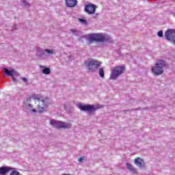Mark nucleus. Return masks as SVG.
Here are the masks:
<instances>
[{
    "instance_id": "obj_1",
    "label": "nucleus",
    "mask_w": 175,
    "mask_h": 175,
    "mask_svg": "<svg viewBox=\"0 0 175 175\" xmlns=\"http://www.w3.org/2000/svg\"><path fill=\"white\" fill-rule=\"evenodd\" d=\"M32 100H34V102L37 103V109L39 113H43V111L46 110V107H47L49 105L51 104V100L47 97L44 98L39 95L31 96L27 99L25 105L27 110H29L30 113H36V110L33 108V106L31 105V102H32Z\"/></svg>"
},
{
    "instance_id": "obj_2",
    "label": "nucleus",
    "mask_w": 175,
    "mask_h": 175,
    "mask_svg": "<svg viewBox=\"0 0 175 175\" xmlns=\"http://www.w3.org/2000/svg\"><path fill=\"white\" fill-rule=\"evenodd\" d=\"M166 65V62L165 60H158L154 64V66L151 68L152 73H153L154 76H161V75H163V68Z\"/></svg>"
},
{
    "instance_id": "obj_3",
    "label": "nucleus",
    "mask_w": 175,
    "mask_h": 175,
    "mask_svg": "<svg viewBox=\"0 0 175 175\" xmlns=\"http://www.w3.org/2000/svg\"><path fill=\"white\" fill-rule=\"evenodd\" d=\"M84 64L90 72H97L99 68H100V65H102L101 62L94 59L86 60Z\"/></svg>"
},
{
    "instance_id": "obj_4",
    "label": "nucleus",
    "mask_w": 175,
    "mask_h": 175,
    "mask_svg": "<svg viewBox=\"0 0 175 175\" xmlns=\"http://www.w3.org/2000/svg\"><path fill=\"white\" fill-rule=\"evenodd\" d=\"M125 72V66H115L111 69V73L110 75V80H116L118 79L119 76H121L122 73Z\"/></svg>"
},
{
    "instance_id": "obj_5",
    "label": "nucleus",
    "mask_w": 175,
    "mask_h": 175,
    "mask_svg": "<svg viewBox=\"0 0 175 175\" xmlns=\"http://www.w3.org/2000/svg\"><path fill=\"white\" fill-rule=\"evenodd\" d=\"M77 107L81 110V111H96V110H99V109H102V106L99 105H85L83 103H79L77 105Z\"/></svg>"
},
{
    "instance_id": "obj_6",
    "label": "nucleus",
    "mask_w": 175,
    "mask_h": 175,
    "mask_svg": "<svg viewBox=\"0 0 175 175\" xmlns=\"http://www.w3.org/2000/svg\"><path fill=\"white\" fill-rule=\"evenodd\" d=\"M88 40L90 43H94V42H105L106 40V36L102 33H92L88 36Z\"/></svg>"
},
{
    "instance_id": "obj_7",
    "label": "nucleus",
    "mask_w": 175,
    "mask_h": 175,
    "mask_svg": "<svg viewBox=\"0 0 175 175\" xmlns=\"http://www.w3.org/2000/svg\"><path fill=\"white\" fill-rule=\"evenodd\" d=\"M50 124L52 125V126H54L55 128H57V129H69L72 126V124L70 123H65L64 122H60L55 120H51Z\"/></svg>"
},
{
    "instance_id": "obj_8",
    "label": "nucleus",
    "mask_w": 175,
    "mask_h": 175,
    "mask_svg": "<svg viewBox=\"0 0 175 175\" xmlns=\"http://www.w3.org/2000/svg\"><path fill=\"white\" fill-rule=\"evenodd\" d=\"M165 37L170 42V43H172L173 44H175V29H170L165 31Z\"/></svg>"
},
{
    "instance_id": "obj_9",
    "label": "nucleus",
    "mask_w": 175,
    "mask_h": 175,
    "mask_svg": "<svg viewBox=\"0 0 175 175\" xmlns=\"http://www.w3.org/2000/svg\"><path fill=\"white\" fill-rule=\"evenodd\" d=\"M96 10V5L94 4H88L85 7V12L88 14H95V11Z\"/></svg>"
},
{
    "instance_id": "obj_10",
    "label": "nucleus",
    "mask_w": 175,
    "mask_h": 175,
    "mask_svg": "<svg viewBox=\"0 0 175 175\" xmlns=\"http://www.w3.org/2000/svg\"><path fill=\"white\" fill-rule=\"evenodd\" d=\"M135 165L137 166V167H146V163H144V160H143L140 157H137L134 160Z\"/></svg>"
},
{
    "instance_id": "obj_11",
    "label": "nucleus",
    "mask_w": 175,
    "mask_h": 175,
    "mask_svg": "<svg viewBox=\"0 0 175 175\" xmlns=\"http://www.w3.org/2000/svg\"><path fill=\"white\" fill-rule=\"evenodd\" d=\"M3 72H4L7 76H11V77H13V76H18V73H17V71L14 69L9 70V69L5 68H3Z\"/></svg>"
},
{
    "instance_id": "obj_12",
    "label": "nucleus",
    "mask_w": 175,
    "mask_h": 175,
    "mask_svg": "<svg viewBox=\"0 0 175 175\" xmlns=\"http://www.w3.org/2000/svg\"><path fill=\"white\" fill-rule=\"evenodd\" d=\"M12 170H14V168L5 166V167H0V175H6L9 172H12Z\"/></svg>"
},
{
    "instance_id": "obj_13",
    "label": "nucleus",
    "mask_w": 175,
    "mask_h": 175,
    "mask_svg": "<svg viewBox=\"0 0 175 175\" xmlns=\"http://www.w3.org/2000/svg\"><path fill=\"white\" fill-rule=\"evenodd\" d=\"M67 8H75L77 5V0H65Z\"/></svg>"
},
{
    "instance_id": "obj_14",
    "label": "nucleus",
    "mask_w": 175,
    "mask_h": 175,
    "mask_svg": "<svg viewBox=\"0 0 175 175\" xmlns=\"http://www.w3.org/2000/svg\"><path fill=\"white\" fill-rule=\"evenodd\" d=\"M126 167L128 169V170H129V172H131V173H133V174H137V170H136V168H135L132 164L126 163Z\"/></svg>"
},
{
    "instance_id": "obj_15",
    "label": "nucleus",
    "mask_w": 175,
    "mask_h": 175,
    "mask_svg": "<svg viewBox=\"0 0 175 175\" xmlns=\"http://www.w3.org/2000/svg\"><path fill=\"white\" fill-rule=\"evenodd\" d=\"M39 68L42 70V73L44 75H50L51 73V70L49 68H46L44 66L39 65Z\"/></svg>"
},
{
    "instance_id": "obj_16",
    "label": "nucleus",
    "mask_w": 175,
    "mask_h": 175,
    "mask_svg": "<svg viewBox=\"0 0 175 175\" xmlns=\"http://www.w3.org/2000/svg\"><path fill=\"white\" fill-rule=\"evenodd\" d=\"M45 55L46 53H44V50L40 49H37V53H36L37 57H39V58H42Z\"/></svg>"
},
{
    "instance_id": "obj_17",
    "label": "nucleus",
    "mask_w": 175,
    "mask_h": 175,
    "mask_svg": "<svg viewBox=\"0 0 175 175\" xmlns=\"http://www.w3.org/2000/svg\"><path fill=\"white\" fill-rule=\"evenodd\" d=\"M98 75L102 79H105V68H100L98 70Z\"/></svg>"
},
{
    "instance_id": "obj_18",
    "label": "nucleus",
    "mask_w": 175,
    "mask_h": 175,
    "mask_svg": "<svg viewBox=\"0 0 175 175\" xmlns=\"http://www.w3.org/2000/svg\"><path fill=\"white\" fill-rule=\"evenodd\" d=\"M69 33H72V35H75V36H77L80 33V31L75 29H70Z\"/></svg>"
},
{
    "instance_id": "obj_19",
    "label": "nucleus",
    "mask_w": 175,
    "mask_h": 175,
    "mask_svg": "<svg viewBox=\"0 0 175 175\" xmlns=\"http://www.w3.org/2000/svg\"><path fill=\"white\" fill-rule=\"evenodd\" d=\"M44 53H46L47 54L49 55H53L54 54V49H44Z\"/></svg>"
},
{
    "instance_id": "obj_20",
    "label": "nucleus",
    "mask_w": 175,
    "mask_h": 175,
    "mask_svg": "<svg viewBox=\"0 0 175 175\" xmlns=\"http://www.w3.org/2000/svg\"><path fill=\"white\" fill-rule=\"evenodd\" d=\"M79 21L80 23H82V24H87V21L85 19H83V18H79Z\"/></svg>"
},
{
    "instance_id": "obj_21",
    "label": "nucleus",
    "mask_w": 175,
    "mask_h": 175,
    "mask_svg": "<svg viewBox=\"0 0 175 175\" xmlns=\"http://www.w3.org/2000/svg\"><path fill=\"white\" fill-rule=\"evenodd\" d=\"M157 35L159 38H162L163 36V31H158Z\"/></svg>"
},
{
    "instance_id": "obj_22",
    "label": "nucleus",
    "mask_w": 175,
    "mask_h": 175,
    "mask_svg": "<svg viewBox=\"0 0 175 175\" xmlns=\"http://www.w3.org/2000/svg\"><path fill=\"white\" fill-rule=\"evenodd\" d=\"M83 161H84V157H80V158L78 159V162H83Z\"/></svg>"
},
{
    "instance_id": "obj_23",
    "label": "nucleus",
    "mask_w": 175,
    "mask_h": 175,
    "mask_svg": "<svg viewBox=\"0 0 175 175\" xmlns=\"http://www.w3.org/2000/svg\"><path fill=\"white\" fill-rule=\"evenodd\" d=\"M21 80H23V81H24V83H27L28 81L27 78H21Z\"/></svg>"
},
{
    "instance_id": "obj_24",
    "label": "nucleus",
    "mask_w": 175,
    "mask_h": 175,
    "mask_svg": "<svg viewBox=\"0 0 175 175\" xmlns=\"http://www.w3.org/2000/svg\"><path fill=\"white\" fill-rule=\"evenodd\" d=\"M12 81L13 83H17V79H16V78L12 77Z\"/></svg>"
},
{
    "instance_id": "obj_25",
    "label": "nucleus",
    "mask_w": 175,
    "mask_h": 175,
    "mask_svg": "<svg viewBox=\"0 0 175 175\" xmlns=\"http://www.w3.org/2000/svg\"><path fill=\"white\" fill-rule=\"evenodd\" d=\"M23 3H25V5L27 6V5H29L28 4V2L25 1H23Z\"/></svg>"
},
{
    "instance_id": "obj_26",
    "label": "nucleus",
    "mask_w": 175,
    "mask_h": 175,
    "mask_svg": "<svg viewBox=\"0 0 175 175\" xmlns=\"http://www.w3.org/2000/svg\"><path fill=\"white\" fill-rule=\"evenodd\" d=\"M139 109H139V108H138V109H136V110H139Z\"/></svg>"
}]
</instances>
